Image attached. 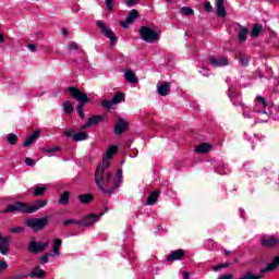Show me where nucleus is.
Returning <instances> with one entry per match:
<instances>
[{
  "mask_svg": "<svg viewBox=\"0 0 279 279\" xmlns=\"http://www.w3.org/2000/svg\"><path fill=\"white\" fill-rule=\"evenodd\" d=\"M78 199L81 204H90V201L93 199V194H81L78 195Z\"/></svg>",
  "mask_w": 279,
  "mask_h": 279,
  "instance_id": "obj_33",
  "label": "nucleus"
},
{
  "mask_svg": "<svg viewBox=\"0 0 279 279\" xmlns=\"http://www.w3.org/2000/svg\"><path fill=\"white\" fill-rule=\"evenodd\" d=\"M10 241H12L11 236H3L0 234V253L3 256H8V251L10 250Z\"/></svg>",
  "mask_w": 279,
  "mask_h": 279,
  "instance_id": "obj_10",
  "label": "nucleus"
},
{
  "mask_svg": "<svg viewBox=\"0 0 279 279\" xmlns=\"http://www.w3.org/2000/svg\"><path fill=\"white\" fill-rule=\"evenodd\" d=\"M88 138V133L78 132L73 135L74 143H80V141H86Z\"/></svg>",
  "mask_w": 279,
  "mask_h": 279,
  "instance_id": "obj_30",
  "label": "nucleus"
},
{
  "mask_svg": "<svg viewBox=\"0 0 279 279\" xmlns=\"http://www.w3.org/2000/svg\"><path fill=\"white\" fill-rule=\"evenodd\" d=\"M52 243V252L54 253V256H60V247L62 246V240L54 239Z\"/></svg>",
  "mask_w": 279,
  "mask_h": 279,
  "instance_id": "obj_28",
  "label": "nucleus"
},
{
  "mask_svg": "<svg viewBox=\"0 0 279 279\" xmlns=\"http://www.w3.org/2000/svg\"><path fill=\"white\" fill-rule=\"evenodd\" d=\"M234 276L232 274H228V275H222L219 277V279H233Z\"/></svg>",
  "mask_w": 279,
  "mask_h": 279,
  "instance_id": "obj_54",
  "label": "nucleus"
},
{
  "mask_svg": "<svg viewBox=\"0 0 279 279\" xmlns=\"http://www.w3.org/2000/svg\"><path fill=\"white\" fill-rule=\"evenodd\" d=\"M63 108H64L65 114H71V112H73L74 110L73 102L65 100L63 102Z\"/></svg>",
  "mask_w": 279,
  "mask_h": 279,
  "instance_id": "obj_36",
  "label": "nucleus"
},
{
  "mask_svg": "<svg viewBox=\"0 0 279 279\" xmlns=\"http://www.w3.org/2000/svg\"><path fill=\"white\" fill-rule=\"evenodd\" d=\"M260 32H263V26L260 25H255L253 29L251 31V37L252 38H258L260 36Z\"/></svg>",
  "mask_w": 279,
  "mask_h": 279,
  "instance_id": "obj_32",
  "label": "nucleus"
},
{
  "mask_svg": "<svg viewBox=\"0 0 279 279\" xmlns=\"http://www.w3.org/2000/svg\"><path fill=\"white\" fill-rule=\"evenodd\" d=\"M97 27H99V29H101L104 36H106V38H108L110 40L111 47H114V45H117V35L114 34V32H112V29L108 28V26L106 25V23L98 21L96 23Z\"/></svg>",
  "mask_w": 279,
  "mask_h": 279,
  "instance_id": "obj_6",
  "label": "nucleus"
},
{
  "mask_svg": "<svg viewBox=\"0 0 279 279\" xmlns=\"http://www.w3.org/2000/svg\"><path fill=\"white\" fill-rule=\"evenodd\" d=\"M221 269H222L221 265H216V266L213 267L214 271H221Z\"/></svg>",
  "mask_w": 279,
  "mask_h": 279,
  "instance_id": "obj_57",
  "label": "nucleus"
},
{
  "mask_svg": "<svg viewBox=\"0 0 279 279\" xmlns=\"http://www.w3.org/2000/svg\"><path fill=\"white\" fill-rule=\"evenodd\" d=\"M40 260H41L43 265L49 263V254L41 256Z\"/></svg>",
  "mask_w": 279,
  "mask_h": 279,
  "instance_id": "obj_52",
  "label": "nucleus"
},
{
  "mask_svg": "<svg viewBox=\"0 0 279 279\" xmlns=\"http://www.w3.org/2000/svg\"><path fill=\"white\" fill-rule=\"evenodd\" d=\"M221 269H226L227 267H230L229 263L220 264Z\"/></svg>",
  "mask_w": 279,
  "mask_h": 279,
  "instance_id": "obj_58",
  "label": "nucleus"
},
{
  "mask_svg": "<svg viewBox=\"0 0 279 279\" xmlns=\"http://www.w3.org/2000/svg\"><path fill=\"white\" fill-rule=\"evenodd\" d=\"M126 128H128V122H125V120H123V118H120L114 128V134H118V135L123 134V132H125Z\"/></svg>",
  "mask_w": 279,
  "mask_h": 279,
  "instance_id": "obj_18",
  "label": "nucleus"
},
{
  "mask_svg": "<svg viewBox=\"0 0 279 279\" xmlns=\"http://www.w3.org/2000/svg\"><path fill=\"white\" fill-rule=\"evenodd\" d=\"M213 149V146L208 143H202L195 148L196 154H208Z\"/></svg>",
  "mask_w": 279,
  "mask_h": 279,
  "instance_id": "obj_23",
  "label": "nucleus"
},
{
  "mask_svg": "<svg viewBox=\"0 0 279 279\" xmlns=\"http://www.w3.org/2000/svg\"><path fill=\"white\" fill-rule=\"evenodd\" d=\"M255 112H262L263 114H266L265 110L260 109H248L247 107H243V117L244 119H254Z\"/></svg>",
  "mask_w": 279,
  "mask_h": 279,
  "instance_id": "obj_19",
  "label": "nucleus"
},
{
  "mask_svg": "<svg viewBox=\"0 0 279 279\" xmlns=\"http://www.w3.org/2000/svg\"><path fill=\"white\" fill-rule=\"evenodd\" d=\"M9 232H12L13 234H21V232H25V229L23 227H15L9 229Z\"/></svg>",
  "mask_w": 279,
  "mask_h": 279,
  "instance_id": "obj_44",
  "label": "nucleus"
},
{
  "mask_svg": "<svg viewBox=\"0 0 279 279\" xmlns=\"http://www.w3.org/2000/svg\"><path fill=\"white\" fill-rule=\"evenodd\" d=\"M101 106H102V108L110 110V108H112V106H114V102L112 101V99L111 100L105 99L101 101Z\"/></svg>",
  "mask_w": 279,
  "mask_h": 279,
  "instance_id": "obj_39",
  "label": "nucleus"
},
{
  "mask_svg": "<svg viewBox=\"0 0 279 279\" xmlns=\"http://www.w3.org/2000/svg\"><path fill=\"white\" fill-rule=\"evenodd\" d=\"M45 247H49V240L44 243L32 241L28 246V252L32 254H39V252H43Z\"/></svg>",
  "mask_w": 279,
  "mask_h": 279,
  "instance_id": "obj_7",
  "label": "nucleus"
},
{
  "mask_svg": "<svg viewBox=\"0 0 279 279\" xmlns=\"http://www.w3.org/2000/svg\"><path fill=\"white\" fill-rule=\"evenodd\" d=\"M260 278H263V275H254L252 272H247L246 275H244L240 279H260Z\"/></svg>",
  "mask_w": 279,
  "mask_h": 279,
  "instance_id": "obj_40",
  "label": "nucleus"
},
{
  "mask_svg": "<svg viewBox=\"0 0 279 279\" xmlns=\"http://www.w3.org/2000/svg\"><path fill=\"white\" fill-rule=\"evenodd\" d=\"M7 141H8V143H10V145H14L15 143L19 142V136H16V134H14V133H9L7 135Z\"/></svg>",
  "mask_w": 279,
  "mask_h": 279,
  "instance_id": "obj_37",
  "label": "nucleus"
},
{
  "mask_svg": "<svg viewBox=\"0 0 279 279\" xmlns=\"http://www.w3.org/2000/svg\"><path fill=\"white\" fill-rule=\"evenodd\" d=\"M2 213L4 215H8V213H24L25 215H29L28 205L21 202L8 205L7 208L2 210Z\"/></svg>",
  "mask_w": 279,
  "mask_h": 279,
  "instance_id": "obj_5",
  "label": "nucleus"
},
{
  "mask_svg": "<svg viewBox=\"0 0 279 279\" xmlns=\"http://www.w3.org/2000/svg\"><path fill=\"white\" fill-rule=\"evenodd\" d=\"M208 62L209 64H211V66H228L229 64V61H228V57H220V58H217V57H210L208 59Z\"/></svg>",
  "mask_w": 279,
  "mask_h": 279,
  "instance_id": "obj_11",
  "label": "nucleus"
},
{
  "mask_svg": "<svg viewBox=\"0 0 279 279\" xmlns=\"http://www.w3.org/2000/svg\"><path fill=\"white\" fill-rule=\"evenodd\" d=\"M105 213H108V208L105 209Z\"/></svg>",
  "mask_w": 279,
  "mask_h": 279,
  "instance_id": "obj_63",
  "label": "nucleus"
},
{
  "mask_svg": "<svg viewBox=\"0 0 279 279\" xmlns=\"http://www.w3.org/2000/svg\"><path fill=\"white\" fill-rule=\"evenodd\" d=\"M25 165H27V167H34V159L27 157L25 159Z\"/></svg>",
  "mask_w": 279,
  "mask_h": 279,
  "instance_id": "obj_51",
  "label": "nucleus"
},
{
  "mask_svg": "<svg viewBox=\"0 0 279 279\" xmlns=\"http://www.w3.org/2000/svg\"><path fill=\"white\" fill-rule=\"evenodd\" d=\"M112 1L113 0H105V5L109 10V12H112Z\"/></svg>",
  "mask_w": 279,
  "mask_h": 279,
  "instance_id": "obj_47",
  "label": "nucleus"
},
{
  "mask_svg": "<svg viewBox=\"0 0 279 279\" xmlns=\"http://www.w3.org/2000/svg\"><path fill=\"white\" fill-rule=\"evenodd\" d=\"M104 121L102 116H92L88 120L87 123L83 125V130H86V128H93V125H99Z\"/></svg>",
  "mask_w": 279,
  "mask_h": 279,
  "instance_id": "obj_15",
  "label": "nucleus"
},
{
  "mask_svg": "<svg viewBox=\"0 0 279 279\" xmlns=\"http://www.w3.org/2000/svg\"><path fill=\"white\" fill-rule=\"evenodd\" d=\"M47 223H49V218H47V217L31 218V219H27L25 222L27 228H32V230H34L35 232H38L39 230L45 229V226H47Z\"/></svg>",
  "mask_w": 279,
  "mask_h": 279,
  "instance_id": "obj_4",
  "label": "nucleus"
},
{
  "mask_svg": "<svg viewBox=\"0 0 279 279\" xmlns=\"http://www.w3.org/2000/svg\"><path fill=\"white\" fill-rule=\"evenodd\" d=\"M136 19H138V11L136 9H133L126 16V21L121 22V26L124 27V29H126V27L132 25V23H134Z\"/></svg>",
  "mask_w": 279,
  "mask_h": 279,
  "instance_id": "obj_12",
  "label": "nucleus"
},
{
  "mask_svg": "<svg viewBox=\"0 0 279 279\" xmlns=\"http://www.w3.org/2000/svg\"><path fill=\"white\" fill-rule=\"evenodd\" d=\"M80 220L74 219H68L63 221V226H73V223H76L78 226Z\"/></svg>",
  "mask_w": 279,
  "mask_h": 279,
  "instance_id": "obj_46",
  "label": "nucleus"
},
{
  "mask_svg": "<svg viewBox=\"0 0 279 279\" xmlns=\"http://www.w3.org/2000/svg\"><path fill=\"white\" fill-rule=\"evenodd\" d=\"M184 277L183 279H190L191 278V275H189V272H183Z\"/></svg>",
  "mask_w": 279,
  "mask_h": 279,
  "instance_id": "obj_59",
  "label": "nucleus"
},
{
  "mask_svg": "<svg viewBox=\"0 0 279 279\" xmlns=\"http://www.w3.org/2000/svg\"><path fill=\"white\" fill-rule=\"evenodd\" d=\"M96 185L99 191L105 195H112L116 187L112 185V173L108 170V167H105L104 163L99 165L95 173Z\"/></svg>",
  "mask_w": 279,
  "mask_h": 279,
  "instance_id": "obj_1",
  "label": "nucleus"
},
{
  "mask_svg": "<svg viewBox=\"0 0 279 279\" xmlns=\"http://www.w3.org/2000/svg\"><path fill=\"white\" fill-rule=\"evenodd\" d=\"M193 9L187 8V7H183L181 8V14H185V16H191V14H193Z\"/></svg>",
  "mask_w": 279,
  "mask_h": 279,
  "instance_id": "obj_43",
  "label": "nucleus"
},
{
  "mask_svg": "<svg viewBox=\"0 0 279 279\" xmlns=\"http://www.w3.org/2000/svg\"><path fill=\"white\" fill-rule=\"evenodd\" d=\"M45 191H47V185H36L33 195L40 197V195H45Z\"/></svg>",
  "mask_w": 279,
  "mask_h": 279,
  "instance_id": "obj_31",
  "label": "nucleus"
},
{
  "mask_svg": "<svg viewBox=\"0 0 279 279\" xmlns=\"http://www.w3.org/2000/svg\"><path fill=\"white\" fill-rule=\"evenodd\" d=\"M40 136V132L35 131L32 135H29L26 141L23 143L24 147H29L32 143L38 141V137Z\"/></svg>",
  "mask_w": 279,
  "mask_h": 279,
  "instance_id": "obj_22",
  "label": "nucleus"
},
{
  "mask_svg": "<svg viewBox=\"0 0 279 279\" xmlns=\"http://www.w3.org/2000/svg\"><path fill=\"white\" fill-rule=\"evenodd\" d=\"M198 73H201V75H203L204 77H208V75H210V72L205 68L201 69Z\"/></svg>",
  "mask_w": 279,
  "mask_h": 279,
  "instance_id": "obj_48",
  "label": "nucleus"
},
{
  "mask_svg": "<svg viewBox=\"0 0 279 279\" xmlns=\"http://www.w3.org/2000/svg\"><path fill=\"white\" fill-rule=\"evenodd\" d=\"M138 3V0H126L128 8H132V5H136Z\"/></svg>",
  "mask_w": 279,
  "mask_h": 279,
  "instance_id": "obj_49",
  "label": "nucleus"
},
{
  "mask_svg": "<svg viewBox=\"0 0 279 279\" xmlns=\"http://www.w3.org/2000/svg\"><path fill=\"white\" fill-rule=\"evenodd\" d=\"M121 180H123V170H118L116 173V186H119Z\"/></svg>",
  "mask_w": 279,
  "mask_h": 279,
  "instance_id": "obj_41",
  "label": "nucleus"
},
{
  "mask_svg": "<svg viewBox=\"0 0 279 279\" xmlns=\"http://www.w3.org/2000/svg\"><path fill=\"white\" fill-rule=\"evenodd\" d=\"M5 37H3V35L0 34V43H4Z\"/></svg>",
  "mask_w": 279,
  "mask_h": 279,
  "instance_id": "obj_60",
  "label": "nucleus"
},
{
  "mask_svg": "<svg viewBox=\"0 0 279 279\" xmlns=\"http://www.w3.org/2000/svg\"><path fill=\"white\" fill-rule=\"evenodd\" d=\"M204 8L206 12H213V4H210V2H205Z\"/></svg>",
  "mask_w": 279,
  "mask_h": 279,
  "instance_id": "obj_50",
  "label": "nucleus"
},
{
  "mask_svg": "<svg viewBox=\"0 0 279 279\" xmlns=\"http://www.w3.org/2000/svg\"><path fill=\"white\" fill-rule=\"evenodd\" d=\"M69 49L70 51H77L80 49V45H77L75 41H72L69 44Z\"/></svg>",
  "mask_w": 279,
  "mask_h": 279,
  "instance_id": "obj_45",
  "label": "nucleus"
},
{
  "mask_svg": "<svg viewBox=\"0 0 279 279\" xmlns=\"http://www.w3.org/2000/svg\"><path fill=\"white\" fill-rule=\"evenodd\" d=\"M64 135H65V136H69V137L72 136V138H73V136H75V131H73V130H68V131L64 132Z\"/></svg>",
  "mask_w": 279,
  "mask_h": 279,
  "instance_id": "obj_53",
  "label": "nucleus"
},
{
  "mask_svg": "<svg viewBox=\"0 0 279 279\" xmlns=\"http://www.w3.org/2000/svg\"><path fill=\"white\" fill-rule=\"evenodd\" d=\"M69 195H70V193L69 192H63L62 194H61V196H60V198H59V204H61V205H66V204H69Z\"/></svg>",
  "mask_w": 279,
  "mask_h": 279,
  "instance_id": "obj_38",
  "label": "nucleus"
},
{
  "mask_svg": "<svg viewBox=\"0 0 279 279\" xmlns=\"http://www.w3.org/2000/svg\"><path fill=\"white\" fill-rule=\"evenodd\" d=\"M56 151H60V146L44 148L45 154H56Z\"/></svg>",
  "mask_w": 279,
  "mask_h": 279,
  "instance_id": "obj_42",
  "label": "nucleus"
},
{
  "mask_svg": "<svg viewBox=\"0 0 279 279\" xmlns=\"http://www.w3.org/2000/svg\"><path fill=\"white\" fill-rule=\"evenodd\" d=\"M278 267H279V255L275 257L274 260L270 264H268L265 269L262 270V272L276 271Z\"/></svg>",
  "mask_w": 279,
  "mask_h": 279,
  "instance_id": "obj_24",
  "label": "nucleus"
},
{
  "mask_svg": "<svg viewBox=\"0 0 279 279\" xmlns=\"http://www.w3.org/2000/svg\"><path fill=\"white\" fill-rule=\"evenodd\" d=\"M226 0H216L215 5L217 8V14L218 16H221L222 19L227 16L228 12H226V4L223 3Z\"/></svg>",
  "mask_w": 279,
  "mask_h": 279,
  "instance_id": "obj_17",
  "label": "nucleus"
},
{
  "mask_svg": "<svg viewBox=\"0 0 279 279\" xmlns=\"http://www.w3.org/2000/svg\"><path fill=\"white\" fill-rule=\"evenodd\" d=\"M256 99H257L256 109L257 110H265V108H267V100L265 99V97L257 96Z\"/></svg>",
  "mask_w": 279,
  "mask_h": 279,
  "instance_id": "obj_29",
  "label": "nucleus"
},
{
  "mask_svg": "<svg viewBox=\"0 0 279 279\" xmlns=\"http://www.w3.org/2000/svg\"><path fill=\"white\" fill-rule=\"evenodd\" d=\"M97 221V216L95 215H89L87 217H85L83 220H78V226H93V223H96Z\"/></svg>",
  "mask_w": 279,
  "mask_h": 279,
  "instance_id": "obj_20",
  "label": "nucleus"
},
{
  "mask_svg": "<svg viewBox=\"0 0 279 279\" xmlns=\"http://www.w3.org/2000/svg\"><path fill=\"white\" fill-rule=\"evenodd\" d=\"M1 269H8V263L7 262H0V270Z\"/></svg>",
  "mask_w": 279,
  "mask_h": 279,
  "instance_id": "obj_55",
  "label": "nucleus"
},
{
  "mask_svg": "<svg viewBox=\"0 0 279 279\" xmlns=\"http://www.w3.org/2000/svg\"><path fill=\"white\" fill-rule=\"evenodd\" d=\"M226 256H230L231 252L230 251H225Z\"/></svg>",
  "mask_w": 279,
  "mask_h": 279,
  "instance_id": "obj_61",
  "label": "nucleus"
},
{
  "mask_svg": "<svg viewBox=\"0 0 279 279\" xmlns=\"http://www.w3.org/2000/svg\"><path fill=\"white\" fill-rule=\"evenodd\" d=\"M171 92V85L169 83H163V84H157V93L161 97H167L169 93Z\"/></svg>",
  "mask_w": 279,
  "mask_h": 279,
  "instance_id": "obj_16",
  "label": "nucleus"
},
{
  "mask_svg": "<svg viewBox=\"0 0 279 279\" xmlns=\"http://www.w3.org/2000/svg\"><path fill=\"white\" fill-rule=\"evenodd\" d=\"M27 48L29 49V51H33V52L36 51V45L34 44H29Z\"/></svg>",
  "mask_w": 279,
  "mask_h": 279,
  "instance_id": "obj_56",
  "label": "nucleus"
},
{
  "mask_svg": "<svg viewBox=\"0 0 279 279\" xmlns=\"http://www.w3.org/2000/svg\"><path fill=\"white\" fill-rule=\"evenodd\" d=\"M240 43H245L247 40V28L242 27L238 34Z\"/></svg>",
  "mask_w": 279,
  "mask_h": 279,
  "instance_id": "obj_34",
  "label": "nucleus"
},
{
  "mask_svg": "<svg viewBox=\"0 0 279 279\" xmlns=\"http://www.w3.org/2000/svg\"><path fill=\"white\" fill-rule=\"evenodd\" d=\"M209 241V243H213V240H208Z\"/></svg>",
  "mask_w": 279,
  "mask_h": 279,
  "instance_id": "obj_64",
  "label": "nucleus"
},
{
  "mask_svg": "<svg viewBox=\"0 0 279 279\" xmlns=\"http://www.w3.org/2000/svg\"><path fill=\"white\" fill-rule=\"evenodd\" d=\"M260 243L264 247H274V245H279V240L275 235H263Z\"/></svg>",
  "mask_w": 279,
  "mask_h": 279,
  "instance_id": "obj_9",
  "label": "nucleus"
},
{
  "mask_svg": "<svg viewBox=\"0 0 279 279\" xmlns=\"http://www.w3.org/2000/svg\"><path fill=\"white\" fill-rule=\"evenodd\" d=\"M124 77H125L126 82H129L130 84L138 83V77H136V74H134V72H132L131 70H126L124 72Z\"/></svg>",
  "mask_w": 279,
  "mask_h": 279,
  "instance_id": "obj_21",
  "label": "nucleus"
},
{
  "mask_svg": "<svg viewBox=\"0 0 279 279\" xmlns=\"http://www.w3.org/2000/svg\"><path fill=\"white\" fill-rule=\"evenodd\" d=\"M117 151H119V148L117 146H110L105 156L102 157V163L104 167H110V160L112 158V156H114V154H117Z\"/></svg>",
  "mask_w": 279,
  "mask_h": 279,
  "instance_id": "obj_8",
  "label": "nucleus"
},
{
  "mask_svg": "<svg viewBox=\"0 0 279 279\" xmlns=\"http://www.w3.org/2000/svg\"><path fill=\"white\" fill-rule=\"evenodd\" d=\"M140 36L145 43H158L160 40V34L146 26L140 28Z\"/></svg>",
  "mask_w": 279,
  "mask_h": 279,
  "instance_id": "obj_3",
  "label": "nucleus"
},
{
  "mask_svg": "<svg viewBox=\"0 0 279 279\" xmlns=\"http://www.w3.org/2000/svg\"><path fill=\"white\" fill-rule=\"evenodd\" d=\"M235 58L239 60L242 66H247V64H250V56L247 54L239 52L236 53Z\"/></svg>",
  "mask_w": 279,
  "mask_h": 279,
  "instance_id": "obj_27",
  "label": "nucleus"
},
{
  "mask_svg": "<svg viewBox=\"0 0 279 279\" xmlns=\"http://www.w3.org/2000/svg\"><path fill=\"white\" fill-rule=\"evenodd\" d=\"M47 204H48L47 199H41V201H37L35 205H28V215H32L33 213L40 210V208H45Z\"/></svg>",
  "mask_w": 279,
  "mask_h": 279,
  "instance_id": "obj_14",
  "label": "nucleus"
},
{
  "mask_svg": "<svg viewBox=\"0 0 279 279\" xmlns=\"http://www.w3.org/2000/svg\"><path fill=\"white\" fill-rule=\"evenodd\" d=\"M184 250H177V251H172L169 255L167 260H169L170 263H175V260H182V258H184Z\"/></svg>",
  "mask_w": 279,
  "mask_h": 279,
  "instance_id": "obj_13",
  "label": "nucleus"
},
{
  "mask_svg": "<svg viewBox=\"0 0 279 279\" xmlns=\"http://www.w3.org/2000/svg\"><path fill=\"white\" fill-rule=\"evenodd\" d=\"M111 101H113V106L117 104H122V101H125V96L122 93H118L113 96Z\"/></svg>",
  "mask_w": 279,
  "mask_h": 279,
  "instance_id": "obj_35",
  "label": "nucleus"
},
{
  "mask_svg": "<svg viewBox=\"0 0 279 279\" xmlns=\"http://www.w3.org/2000/svg\"><path fill=\"white\" fill-rule=\"evenodd\" d=\"M47 272H45V270H43L39 266L35 267L31 274L29 277L31 278H45Z\"/></svg>",
  "mask_w": 279,
  "mask_h": 279,
  "instance_id": "obj_25",
  "label": "nucleus"
},
{
  "mask_svg": "<svg viewBox=\"0 0 279 279\" xmlns=\"http://www.w3.org/2000/svg\"><path fill=\"white\" fill-rule=\"evenodd\" d=\"M68 90L72 95V97L76 99V101H80L78 106L76 107V111L78 113V117L81 119H84V104H88V95L82 93V90L75 87H69Z\"/></svg>",
  "mask_w": 279,
  "mask_h": 279,
  "instance_id": "obj_2",
  "label": "nucleus"
},
{
  "mask_svg": "<svg viewBox=\"0 0 279 279\" xmlns=\"http://www.w3.org/2000/svg\"><path fill=\"white\" fill-rule=\"evenodd\" d=\"M158 195H160L158 191L150 193V195L146 199L147 206H154L156 202H158Z\"/></svg>",
  "mask_w": 279,
  "mask_h": 279,
  "instance_id": "obj_26",
  "label": "nucleus"
},
{
  "mask_svg": "<svg viewBox=\"0 0 279 279\" xmlns=\"http://www.w3.org/2000/svg\"><path fill=\"white\" fill-rule=\"evenodd\" d=\"M167 1V3H169V2H171L172 0H166Z\"/></svg>",
  "mask_w": 279,
  "mask_h": 279,
  "instance_id": "obj_62",
  "label": "nucleus"
}]
</instances>
